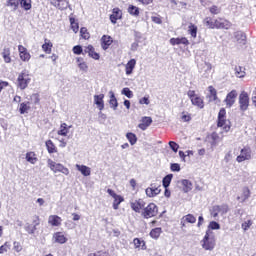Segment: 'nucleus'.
<instances>
[{"label": "nucleus", "instance_id": "nucleus-1", "mask_svg": "<svg viewBox=\"0 0 256 256\" xmlns=\"http://www.w3.org/2000/svg\"><path fill=\"white\" fill-rule=\"evenodd\" d=\"M202 248L205 251H213L215 249L216 241L215 236L211 230H207L204 238L201 241Z\"/></svg>", "mask_w": 256, "mask_h": 256}, {"label": "nucleus", "instance_id": "nucleus-2", "mask_svg": "<svg viewBox=\"0 0 256 256\" xmlns=\"http://www.w3.org/2000/svg\"><path fill=\"white\" fill-rule=\"evenodd\" d=\"M226 115H227V111L225 110V108H221L218 113L217 127H219L220 129H223V131H225V133H229V131L231 129V122L229 120H227Z\"/></svg>", "mask_w": 256, "mask_h": 256}, {"label": "nucleus", "instance_id": "nucleus-3", "mask_svg": "<svg viewBox=\"0 0 256 256\" xmlns=\"http://www.w3.org/2000/svg\"><path fill=\"white\" fill-rule=\"evenodd\" d=\"M47 165L49 169L53 171V173H62L63 175H69V168L65 167L61 163H57L51 159L47 160Z\"/></svg>", "mask_w": 256, "mask_h": 256}, {"label": "nucleus", "instance_id": "nucleus-4", "mask_svg": "<svg viewBox=\"0 0 256 256\" xmlns=\"http://www.w3.org/2000/svg\"><path fill=\"white\" fill-rule=\"evenodd\" d=\"M31 83V77H29V73L27 71H22L17 78L16 85L18 89H21V91H24L26 87H29V84Z\"/></svg>", "mask_w": 256, "mask_h": 256}, {"label": "nucleus", "instance_id": "nucleus-5", "mask_svg": "<svg viewBox=\"0 0 256 256\" xmlns=\"http://www.w3.org/2000/svg\"><path fill=\"white\" fill-rule=\"evenodd\" d=\"M227 213H229V205L227 204L215 205L211 210L212 217H223Z\"/></svg>", "mask_w": 256, "mask_h": 256}, {"label": "nucleus", "instance_id": "nucleus-6", "mask_svg": "<svg viewBox=\"0 0 256 256\" xmlns=\"http://www.w3.org/2000/svg\"><path fill=\"white\" fill-rule=\"evenodd\" d=\"M159 213V208L155 203H150L147 207L144 208L142 215L144 219H151V217H155Z\"/></svg>", "mask_w": 256, "mask_h": 256}, {"label": "nucleus", "instance_id": "nucleus-7", "mask_svg": "<svg viewBox=\"0 0 256 256\" xmlns=\"http://www.w3.org/2000/svg\"><path fill=\"white\" fill-rule=\"evenodd\" d=\"M252 152L251 147L245 146L241 149L240 155L237 156L236 161L237 163H243V161H249L251 160Z\"/></svg>", "mask_w": 256, "mask_h": 256}, {"label": "nucleus", "instance_id": "nucleus-8", "mask_svg": "<svg viewBox=\"0 0 256 256\" xmlns=\"http://www.w3.org/2000/svg\"><path fill=\"white\" fill-rule=\"evenodd\" d=\"M239 107L240 111H247L249 109V94L245 91L239 95Z\"/></svg>", "mask_w": 256, "mask_h": 256}, {"label": "nucleus", "instance_id": "nucleus-9", "mask_svg": "<svg viewBox=\"0 0 256 256\" xmlns=\"http://www.w3.org/2000/svg\"><path fill=\"white\" fill-rule=\"evenodd\" d=\"M237 99V90H232L227 94L224 103H226V107L231 109L233 105H235V100Z\"/></svg>", "mask_w": 256, "mask_h": 256}, {"label": "nucleus", "instance_id": "nucleus-10", "mask_svg": "<svg viewBox=\"0 0 256 256\" xmlns=\"http://www.w3.org/2000/svg\"><path fill=\"white\" fill-rule=\"evenodd\" d=\"M18 53L21 61L29 62L31 60V53L23 45H18Z\"/></svg>", "mask_w": 256, "mask_h": 256}, {"label": "nucleus", "instance_id": "nucleus-11", "mask_svg": "<svg viewBox=\"0 0 256 256\" xmlns=\"http://www.w3.org/2000/svg\"><path fill=\"white\" fill-rule=\"evenodd\" d=\"M130 207L135 213H141V209L145 208V201L143 199L130 201Z\"/></svg>", "mask_w": 256, "mask_h": 256}, {"label": "nucleus", "instance_id": "nucleus-12", "mask_svg": "<svg viewBox=\"0 0 256 256\" xmlns=\"http://www.w3.org/2000/svg\"><path fill=\"white\" fill-rule=\"evenodd\" d=\"M159 193H161V188L155 184H150V186L145 190V194L150 198L157 197Z\"/></svg>", "mask_w": 256, "mask_h": 256}, {"label": "nucleus", "instance_id": "nucleus-13", "mask_svg": "<svg viewBox=\"0 0 256 256\" xmlns=\"http://www.w3.org/2000/svg\"><path fill=\"white\" fill-rule=\"evenodd\" d=\"M105 94L94 95V105L97 106L99 111H103L105 109Z\"/></svg>", "mask_w": 256, "mask_h": 256}, {"label": "nucleus", "instance_id": "nucleus-14", "mask_svg": "<svg viewBox=\"0 0 256 256\" xmlns=\"http://www.w3.org/2000/svg\"><path fill=\"white\" fill-rule=\"evenodd\" d=\"M232 23L229 20H225L223 18L216 19L215 29H231Z\"/></svg>", "mask_w": 256, "mask_h": 256}, {"label": "nucleus", "instance_id": "nucleus-15", "mask_svg": "<svg viewBox=\"0 0 256 256\" xmlns=\"http://www.w3.org/2000/svg\"><path fill=\"white\" fill-rule=\"evenodd\" d=\"M151 123H153V119L151 117L144 116L141 118V123L138 125V127L141 129V131H146V129L151 126Z\"/></svg>", "mask_w": 256, "mask_h": 256}, {"label": "nucleus", "instance_id": "nucleus-16", "mask_svg": "<svg viewBox=\"0 0 256 256\" xmlns=\"http://www.w3.org/2000/svg\"><path fill=\"white\" fill-rule=\"evenodd\" d=\"M61 223H63V219L58 215H50L48 217V224L51 225V227H60Z\"/></svg>", "mask_w": 256, "mask_h": 256}, {"label": "nucleus", "instance_id": "nucleus-17", "mask_svg": "<svg viewBox=\"0 0 256 256\" xmlns=\"http://www.w3.org/2000/svg\"><path fill=\"white\" fill-rule=\"evenodd\" d=\"M77 171L83 175V177H90L91 176V167L81 164L75 165Z\"/></svg>", "mask_w": 256, "mask_h": 256}, {"label": "nucleus", "instance_id": "nucleus-18", "mask_svg": "<svg viewBox=\"0 0 256 256\" xmlns=\"http://www.w3.org/2000/svg\"><path fill=\"white\" fill-rule=\"evenodd\" d=\"M249 197H251V190L249 187H243L242 193L237 197V200L240 201V203H245Z\"/></svg>", "mask_w": 256, "mask_h": 256}, {"label": "nucleus", "instance_id": "nucleus-19", "mask_svg": "<svg viewBox=\"0 0 256 256\" xmlns=\"http://www.w3.org/2000/svg\"><path fill=\"white\" fill-rule=\"evenodd\" d=\"M123 17V12L119 8H114L112 10V14L110 15V21L115 25L117 23L118 19H121Z\"/></svg>", "mask_w": 256, "mask_h": 256}, {"label": "nucleus", "instance_id": "nucleus-20", "mask_svg": "<svg viewBox=\"0 0 256 256\" xmlns=\"http://www.w3.org/2000/svg\"><path fill=\"white\" fill-rule=\"evenodd\" d=\"M51 5L63 11L69 7V2L67 0H51Z\"/></svg>", "mask_w": 256, "mask_h": 256}, {"label": "nucleus", "instance_id": "nucleus-21", "mask_svg": "<svg viewBox=\"0 0 256 256\" xmlns=\"http://www.w3.org/2000/svg\"><path fill=\"white\" fill-rule=\"evenodd\" d=\"M73 127L72 125H67V123H62L60 125L59 130L57 131V135H61V137H67L69 135V129Z\"/></svg>", "mask_w": 256, "mask_h": 256}, {"label": "nucleus", "instance_id": "nucleus-22", "mask_svg": "<svg viewBox=\"0 0 256 256\" xmlns=\"http://www.w3.org/2000/svg\"><path fill=\"white\" fill-rule=\"evenodd\" d=\"M110 99H109V105L111 109L114 111H117V108L119 107V102H117V98L115 97V92L109 91Z\"/></svg>", "mask_w": 256, "mask_h": 256}, {"label": "nucleus", "instance_id": "nucleus-23", "mask_svg": "<svg viewBox=\"0 0 256 256\" xmlns=\"http://www.w3.org/2000/svg\"><path fill=\"white\" fill-rule=\"evenodd\" d=\"M85 53H88L89 57H92V59H95L96 61H99V53L95 52V48L92 45H88L85 50Z\"/></svg>", "mask_w": 256, "mask_h": 256}, {"label": "nucleus", "instance_id": "nucleus-24", "mask_svg": "<svg viewBox=\"0 0 256 256\" xmlns=\"http://www.w3.org/2000/svg\"><path fill=\"white\" fill-rule=\"evenodd\" d=\"M101 42L102 49H104V51H107L111 43H113V38H111V36L104 35L101 38Z\"/></svg>", "mask_w": 256, "mask_h": 256}, {"label": "nucleus", "instance_id": "nucleus-25", "mask_svg": "<svg viewBox=\"0 0 256 256\" xmlns=\"http://www.w3.org/2000/svg\"><path fill=\"white\" fill-rule=\"evenodd\" d=\"M53 239H54L55 243H59L60 245H64V243L67 241V237H65L63 232L54 233Z\"/></svg>", "mask_w": 256, "mask_h": 256}, {"label": "nucleus", "instance_id": "nucleus-26", "mask_svg": "<svg viewBox=\"0 0 256 256\" xmlns=\"http://www.w3.org/2000/svg\"><path fill=\"white\" fill-rule=\"evenodd\" d=\"M135 65H137V60L135 59H131L130 61L127 62V64L125 65L126 75L133 74V69H135Z\"/></svg>", "mask_w": 256, "mask_h": 256}, {"label": "nucleus", "instance_id": "nucleus-27", "mask_svg": "<svg viewBox=\"0 0 256 256\" xmlns=\"http://www.w3.org/2000/svg\"><path fill=\"white\" fill-rule=\"evenodd\" d=\"M234 38L240 45H245V43H247V36H245V33L241 31L234 33Z\"/></svg>", "mask_w": 256, "mask_h": 256}, {"label": "nucleus", "instance_id": "nucleus-28", "mask_svg": "<svg viewBox=\"0 0 256 256\" xmlns=\"http://www.w3.org/2000/svg\"><path fill=\"white\" fill-rule=\"evenodd\" d=\"M69 22L73 33H79V21L73 17V14L69 16Z\"/></svg>", "mask_w": 256, "mask_h": 256}, {"label": "nucleus", "instance_id": "nucleus-29", "mask_svg": "<svg viewBox=\"0 0 256 256\" xmlns=\"http://www.w3.org/2000/svg\"><path fill=\"white\" fill-rule=\"evenodd\" d=\"M170 44H172V45H189V40L186 37L171 38Z\"/></svg>", "mask_w": 256, "mask_h": 256}, {"label": "nucleus", "instance_id": "nucleus-30", "mask_svg": "<svg viewBox=\"0 0 256 256\" xmlns=\"http://www.w3.org/2000/svg\"><path fill=\"white\" fill-rule=\"evenodd\" d=\"M234 71H235V76L238 77L239 79H243V77L247 75V73L245 72L246 71L245 67H242V66H236Z\"/></svg>", "mask_w": 256, "mask_h": 256}, {"label": "nucleus", "instance_id": "nucleus-31", "mask_svg": "<svg viewBox=\"0 0 256 256\" xmlns=\"http://www.w3.org/2000/svg\"><path fill=\"white\" fill-rule=\"evenodd\" d=\"M191 103L192 105H195V107H198L199 109H203V107H205L203 98L199 96H195V98H192Z\"/></svg>", "mask_w": 256, "mask_h": 256}, {"label": "nucleus", "instance_id": "nucleus-32", "mask_svg": "<svg viewBox=\"0 0 256 256\" xmlns=\"http://www.w3.org/2000/svg\"><path fill=\"white\" fill-rule=\"evenodd\" d=\"M181 184L183 186L184 193H189V191H191V189H193V183H191V181H189L187 179L182 180Z\"/></svg>", "mask_w": 256, "mask_h": 256}, {"label": "nucleus", "instance_id": "nucleus-33", "mask_svg": "<svg viewBox=\"0 0 256 256\" xmlns=\"http://www.w3.org/2000/svg\"><path fill=\"white\" fill-rule=\"evenodd\" d=\"M204 25H206V27H208V29H215V27H216V19L214 20L211 17H206L204 19Z\"/></svg>", "mask_w": 256, "mask_h": 256}, {"label": "nucleus", "instance_id": "nucleus-34", "mask_svg": "<svg viewBox=\"0 0 256 256\" xmlns=\"http://www.w3.org/2000/svg\"><path fill=\"white\" fill-rule=\"evenodd\" d=\"M133 243H134L135 249H142L143 251H145V249H147V247H145V241H143L139 238H135L133 240Z\"/></svg>", "mask_w": 256, "mask_h": 256}, {"label": "nucleus", "instance_id": "nucleus-35", "mask_svg": "<svg viewBox=\"0 0 256 256\" xmlns=\"http://www.w3.org/2000/svg\"><path fill=\"white\" fill-rule=\"evenodd\" d=\"M46 149L50 154L57 153V146L51 140L46 141Z\"/></svg>", "mask_w": 256, "mask_h": 256}, {"label": "nucleus", "instance_id": "nucleus-36", "mask_svg": "<svg viewBox=\"0 0 256 256\" xmlns=\"http://www.w3.org/2000/svg\"><path fill=\"white\" fill-rule=\"evenodd\" d=\"M26 161H28V163H31V165H35V163H37V156L35 155V152H27Z\"/></svg>", "mask_w": 256, "mask_h": 256}, {"label": "nucleus", "instance_id": "nucleus-37", "mask_svg": "<svg viewBox=\"0 0 256 256\" xmlns=\"http://www.w3.org/2000/svg\"><path fill=\"white\" fill-rule=\"evenodd\" d=\"M2 57L4 63H11V50L9 48H4L2 52Z\"/></svg>", "mask_w": 256, "mask_h": 256}, {"label": "nucleus", "instance_id": "nucleus-38", "mask_svg": "<svg viewBox=\"0 0 256 256\" xmlns=\"http://www.w3.org/2000/svg\"><path fill=\"white\" fill-rule=\"evenodd\" d=\"M172 179H173V174H168L163 178L162 185H163L164 189H167V187H169L171 185Z\"/></svg>", "mask_w": 256, "mask_h": 256}, {"label": "nucleus", "instance_id": "nucleus-39", "mask_svg": "<svg viewBox=\"0 0 256 256\" xmlns=\"http://www.w3.org/2000/svg\"><path fill=\"white\" fill-rule=\"evenodd\" d=\"M124 201L125 199H123L121 195H117V197H114L113 209L117 211V209H119V205H121V203H123Z\"/></svg>", "mask_w": 256, "mask_h": 256}, {"label": "nucleus", "instance_id": "nucleus-40", "mask_svg": "<svg viewBox=\"0 0 256 256\" xmlns=\"http://www.w3.org/2000/svg\"><path fill=\"white\" fill-rule=\"evenodd\" d=\"M161 233H163V230L161 228H154L150 232V237H152V239H159Z\"/></svg>", "mask_w": 256, "mask_h": 256}, {"label": "nucleus", "instance_id": "nucleus-41", "mask_svg": "<svg viewBox=\"0 0 256 256\" xmlns=\"http://www.w3.org/2000/svg\"><path fill=\"white\" fill-rule=\"evenodd\" d=\"M31 109L29 106V102H23L20 104L19 112L21 115H25V113H28V111Z\"/></svg>", "mask_w": 256, "mask_h": 256}, {"label": "nucleus", "instance_id": "nucleus-42", "mask_svg": "<svg viewBox=\"0 0 256 256\" xmlns=\"http://www.w3.org/2000/svg\"><path fill=\"white\" fill-rule=\"evenodd\" d=\"M52 48H53V43H51L50 40L45 39V43L42 45L43 51H45V53H51Z\"/></svg>", "mask_w": 256, "mask_h": 256}, {"label": "nucleus", "instance_id": "nucleus-43", "mask_svg": "<svg viewBox=\"0 0 256 256\" xmlns=\"http://www.w3.org/2000/svg\"><path fill=\"white\" fill-rule=\"evenodd\" d=\"M210 144L212 147H217V143H219V134H217L216 132H213L210 136Z\"/></svg>", "mask_w": 256, "mask_h": 256}, {"label": "nucleus", "instance_id": "nucleus-44", "mask_svg": "<svg viewBox=\"0 0 256 256\" xmlns=\"http://www.w3.org/2000/svg\"><path fill=\"white\" fill-rule=\"evenodd\" d=\"M126 138L129 141L130 145H135L137 143V135L134 133L128 132Z\"/></svg>", "mask_w": 256, "mask_h": 256}, {"label": "nucleus", "instance_id": "nucleus-45", "mask_svg": "<svg viewBox=\"0 0 256 256\" xmlns=\"http://www.w3.org/2000/svg\"><path fill=\"white\" fill-rule=\"evenodd\" d=\"M128 13L133 15V17H139V8L137 6L130 5L128 7Z\"/></svg>", "mask_w": 256, "mask_h": 256}, {"label": "nucleus", "instance_id": "nucleus-46", "mask_svg": "<svg viewBox=\"0 0 256 256\" xmlns=\"http://www.w3.org/2000/svg\"><path fill=\"white\" fill-rule=\"evenodd\" d=\"M188 33L189 35H191V37H193L195 39V37H197V26L195 24H190L188 26Z\"/></svg>", "mask_w": 256, "mask_h": 256}, {"label": "nucleus", "instance_id": "nucleus-47", "mask_svg": "<svg viewBox=\"0 0 256 256\" xmlns=\"http://www.w3.org/2000/svg\"><path fill=\"white\" fill-rule=\"evenodd\" d=\"M7 7H12L13 11L19 9V0H8L6 3Z\"/></svg>", "mask_w": 256, "mask_h": 256}, {"label": "nucleus", "instance_id": "nucleus-48", "mask_svg": "<svg viewBox=\"0 0 256 256\" xmlns=\"http://www.w3.org/2000/svg\"><path fill=\"white\" fill-rule=\"evenodd\" d=\"M208 91L210 93V99L212 101H217V90L213 86H209Z\"/></svg>", "mask_w": 256, "mask_h": 256}, {"label": "nucleus", "instance_id": "nucleus-49", "mask_svg": "<svg viewBox=\"0 0 256 256\" xmlns=\"http://www.w3.org/2000/svg\"><path fill=\"white\" fill-rule=\"evenodd\" d=\"M20 5L25 11H29L31 9V0H21Z\"/></svg>", "mask_w": 256, "mask_h": 256}, {"label": "nucleus", "instance_id": "nucleus-50", "mask_svg": "<svg viewBox=\"0 0 256 256\" xmlns=\"http://www.w3.org/2000/svg\"><path fill=\"white\" fill-rule=\"evenodd\" d=\"M121 94L125 95V97H128V99H133V91H131L129 88H123Z\"/></svg>", "mask_w": 256, "mask_h": 256}, {"label": "nucleus", "instance_id": "nucleus-51", "mask_svg": "<svg viewBox=\"0 0 256 256\" xmlns=\"http://www.w3.org/2000/svg\"><path fill=\"white\" fill-rule=\"evenodd\" d=\"M184 221H186V223H196L197 218H195V216H193V214H187L186 216L183 217Z\"/></svg>", "mask_w": 256, "mask_h": 256}, {"label": "nucleus", "instance_id": "nucleus-52", "mask_svg": "<svg viewBox=\"0 0 256 256\" xmlns=\"http://www.w3.org/2000/svg\"><path fill=\"white\" fill-rule=\"evenodd\" d=\"M208 228L212 229L213 231H217V230L221 229V225L216 221H212L209 223Z\"/></svg>", "mask_w": 256, "mask_h": 256}, {"label": "nucleus", "instance_id": "nucleus-53", "mask_svg": "<svg viewBox=\"0 0 256 256\" xmlns=\"http://www.w3.org/2000/svg\"><path fill=\"white\" fill-rule=\"evenodd\" d=\"M11 249V245H9V242H5L2 246H0V255H3V253H7Z\"/></svg>", "mask_w": 256, "mask_h": 256}, {"label": "nucleus", "instance_id": "nucleus-54", "mask_svg": "<svg viewBox=\"0 0 256 256\" xmlns=\"http://www.w3.org/2000/svg\"><path fill=\"white\" fill-rule=\"evenodd\" d=\"M13 249H14V251H16V253H21V251H23V246L21 245L20 242L15 241L13 243Z\"/></svg>", "mask_w": 256, "mask_h": 256}, {"label": "nucleus", "instance_id": "nucleus-55", "mask_svg": "<svg viewBox=\"0 0 256 256\" xmlns=\"http://www.w3.org/2000/svg\"><path fill=\"white\" fill-rule=\"evenodd\" d=\"M251 225H253V221L247 220L244 223H242L241 227L243 231H248L251 228Z\"/></svg>", "mask_w": 256, "mask_h": 256}, {"label": "nucleus", "instance_id": "nucleus-56", "mask_svg": "<svg viewBox=\"0 0 256 256\" xmlns=\"http://www.w3.org/2000/svg\"><path fill=\"white\" fill-rule=\"evenodd\" d=\"M80 35H81L82 39H89V37H90L89 32L87 31V28H85V27H82L80 29Z\"/></svg>", "mask_w": 256, "mask_h": 256}, {"label": "nucleus", "instance_id": "nucleus-57", "mask_svg": "<svg viewBox=\"0 0 256 256\" xmlns=\"http://www.w3.org/2000/svg\"><path fill=\"white\" fill-rule=\"evenodd\" d=\"M169 147L170 149H172V151H174V153H177V151H179V144H177V142L175 141H170Z\"/></svg>", "mask_w": 256, "mask_h": 256}, {"label": "nucleus", "instance_id": "nucleus-58", "mask_svg": "<svg viewBox=\"0 0 256 256\" xmlns=\"http://www.w3.org/2000/svg\"><path fill=\"white\" fill-rule=\"evenodd\" d=\"M25 231H27V233H29V235H33V233H35V231H37V227L31 226L28 224L25 226Z\"/></svg>", "mask_w": 256, "mask_h": 256}, {"label": "nucleus", "instance_id": "nucleus-59", "mask_svg": "<svg viewBox=\"0 0 256 256\" xmlns=\"http://www.w3.org/2000/svg\"><path fill=\"white\" fill-rule=\"evenodd\" d=\"M170 169L173 172L179 173V171H181V165H179V163H172Z\"/></svg>", "mask_w": 256, "mask_h": 256}, {"label": "nucleus", "instance_id": "nucleus-60", "mask_svg": "<svg viewBox=\"0 0 256 256\" xmlns=\"http://www.w3.org/2000/svg\"><path fill=\"white\" fill-rule=\"evenodd\" d=\"M72 51L74 55H81V53H83V48L77 45L73 47Z\"/></svg>", "mask_w": 256, "mask_h": 256}, {"label": "nucleus", "instance_id": "nucleus-61", "mask_svg": "<svg viewBox=\"0 0 256 256\" xmlns=\"http://www.w3.org/2000/svg\"><path fill=\"white\" fill-rule=\"evenodd\" d=\"M181 119L184 123H189V121H191V114L183 112Z\"/></svg>", "mask_w": 256, "mask_h": 256}, {"label": "nucleus", "instance_id": "nucleus-62", "mask_svg": "<svg viewBox=\"0 0 256 256\" xmlns=\"http://www.w3.org/2000/svg\"><path fill=\"white\" fill-rule=\"evenodd\" d=\"M210 13H212V15H219V13H221V9L217 6H212L210 7Z\"/></svg>", "mask_w": 256, "mask_h": 256}, {"label": "nucleus", "instance_id": "nucleus-63", "mask_svg": "<svg viewBox=\"0 0 256 256\" xmlns=\"http://www.w3.org/2000/svg\"><path fill=\"white\" fill-rule=\"evenodd\" d=\"M78 67L80 71H84V72H87V69H89V66H87V63L85 62L78 63Z\"/></svg>", "mask_w": 256, "mask_h": 256}, {"label": "nucleus", "instance_id": "nucleus-64", "mask_svg": "<svg viewBox=\"0 0 256 256\" xmlns=\"http://www.w3.org/2000/svg\"><path fill=\"white\" fill-rule=\"evenodd\" d=\"M87 256H109V253L103 252V251H98L96 253H90Z\"/></svg>", "mask_w": 256, "mask_h": 256}]
</instances>
